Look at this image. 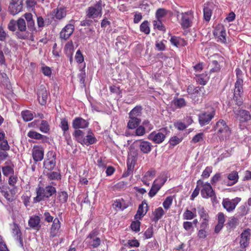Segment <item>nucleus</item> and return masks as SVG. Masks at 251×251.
Here are the masks:
<instances>
[{
	"label": "nucleus",
	"instance_id": "1",
	"mask_svg": "<svg viewBox=\"0 0 251 251\" xmlns=\"http://www.w3.org/2000/svg\"><path fill=\"white\" fill-rule=\"evenodd\" d=\"M25 17L26 20L29 21V25H28V28L31 31L30 33L26 30L25 22L22 18H19L17 21L12 20L8 25V28L11 31H15L18 29V31L16 32V36L17 38L20 39H26L29 37L30 34L32 36L35 31V28L34 27V23L31 20L32 17Z\"/></svg>",
	"mask_w": 251,
	"mask_h": 251
},
{
	"label": "nucleus",
	"instance_id": "2",
	"mask_svg": "<svg viewBox=\"0 0 251 251\" xmlns=\"http://www.w3.org/2000/svg\"><path fill=\"white\" fill-rule=\"evenodd\" d=\"M55 187L48 185L43 188L38 186L36 190V196L33 199L34 203L44 201L45 198H48L56 193Z\"/></svg>",
	"mask_w": 251,
	"mask_h": 251
},
{
	"label": "nucleus",
	"instance_id": "3",
	"mask_svg": "<svg viewBox=\"0 0 251 251\" xmlns=\"http://www.w3.org/2000/svg\"><path fill=\"white\" fill-rule=\"evenodd\" d=\"M214 128L217 135L223 140L228 139L231 134V130L224 120H219L216 123Z\"/></svg>",
	"mask_w": 251,
	"mask_h": 251
},
{
	"label": "nucleus",
	"instance_id": "4",
	"mask_svg": "<svg viewBox=\"0 0 251 251\" xmlns=\"http://www.w3.org/2000/svg\"><path fill=\"white\" fill-rule=\"evenodd\" d=\"M243 80L242 79H237L235 83V88L234 91V100L236 104L240 106L242 103V100L241 98L243 93Z\"/></svg>",
	"mask_w": 251,
	"mask_h": 251
},
{
	"label": "nucleus",
	"instance_id": "5",
	"mask_svg": "<svg viewBox=\"0 0 251 251\" xmlns=\"http://www.w3.org/2000/svg\"><path fill=\"white\" fill-rule=\"evenodd\" d=\"M197 185H202L201 195L203 198L207 199L212 198L213 196L215 197L214 191L210 183L208 182L204 183L201 180L199 179L197 181Z\"/></svg>",
	"mask_w": 251,
	"mask_h": 251
},
{
	"label": "nucleus",
	"instance_id": "6",
	"mask_svg": "<svg viewBox=\"0 0 251 251\" xmlns=\"http://www.w3.org/2000/svg\"><path fill=\"white\" fill-rule=\"evenodd\" d=\"M215 115V110L211 108L210 111L203 112L199 115V121L201 126L208 124Z\"/></svg>",
	"mask_w": 251,
	"mask_h": 251
},
{
	"label": "nucleus",
	"instance_id": "7",
	"mask_svg": "<svg viewBox=\"0 0 251 251\" xmlns=\"http://www.w3.org/2000/svg\"><path fill=\"white\" fill-rule=\"evenodd\" d=\"M47 158L44 162V167L48 170L54 169L56 165V154L53 151H49L47 153Z\"/></svg>",
	"mask_w": 251,
	"mask_h": 251
},
{
	"label": "nucleus",
	"instance_id": "8",
	"mask_svg": "<svg viewBox=\"0 0 251 251\" xmlns=\"http://www.w3.org/2000/svg\"><path fill=\"white\" fill-rule=\"evenodd\" d=\"M167 179L165 177H161L156 179L152 185V187L149 192V195L150 197H154L161 187L166 181Z\"/></svg>",
	"mask_w": 251,
	"mask_h": 251
},
{
	"label": "nucleus",
	"instance_id": "9",
	"mask_svg": "<svg viewBox=\"0 0 251 251\" xmlns=\"http://www.w3.org/2000/svg\"><path fill=\"white\" fill-rule=\"evenodd\" d=\"M23 8V0H11L8 7L9 13L15 15L22 11Z\"/></svg>",
	"mask_w": 251,
	"mask_h": 251
},
{
	"label": "nucleus",
	"instance_id": "10",
	"mask_svg": "<svg viewBox=\"0 0 251 251\" xmlns=\"http://www.w3.org/2000/svg\"><path fill=\"white\" fill-rule=\"evenodd\" d=\"M240 198H235L232 200L228 198L224 199L222 201V205L227 211L231 212L233 211L238 203L241 201Z\"/></svg>",
	"mask_w": 251,
	"mask_h": 251
},
{
	"label": "nucleus",
	"instance_id": "11",
	"mask_svg": "<svg viewBox=\"0 0 251 251\" xmlns=\"http://www.w3.org/2000/svg\"><path fill=\"white\" fill-rule=\"evenodd\" d=\"M61 222L57 218H55L50 228V238H53L59 236L61 233Z\"/></svg>",
	"mask_w": 251,
	"mask_h": 251
},
{
	"label": "nucleus",
	"instance_id": "12",
	"mask_svg": "<svg viewBox=\"0 0 251 251\" xmlns=\"http://www.w3.org/2000/svg\"><path fill=\"white\" fill-rule=\"evenodd\" d=\"M213 34L222 43L226 42V33L225 28L222 25H218L216 26Z\"/></svg>",
	"mask_w": 251,
	"mask_h": 251
},
{
	"label": "nucleus",
	"instance_id": "13",
	"mask_svg": "<svg viewBox=\"0 0 251 251\" xmlns=\"http://www.w3.org/2000/svg\"><path fill=\"white\" fill-rule=\"evenodd\" d=\"M136 162V159L135 156L133 155H128L127 160V171L123 174V177H127L133 173Z\"/></svg>",
	"mask_w": 251,
	"mask_h": 251
},
{
	"label": "nucleus",
	"instance_id": "14",
	"mask_svg": "<svg viewBox=\"0 0 251 251\" xmlns=\"http://www.w3.org/2000/svg\"><path fill=\"white\" fill-rule=\"evenodd\" d=\"M38 100L41 105H44L46 104L48 100V93L46 88L41 85L37 91Z\"/></svg>",
	"mask_w": 251,
	"mask_h": 251
},
{
	"label": "nucleus",
	"instance_id": "15",
	"mask_svg": "<svg viewBox=\"0 0 251 251\" xmlns=\"http://www.w3.org/2000/svg\"><path fill=\"white\" fill-rule=\"evenodd\" d=\"M234 113L236 115V118L238 119L241 122H246L251 119L250 112L246 110L239 109L238 110H234Z\"/></svg>",
	"mask_w": 251,
	"mask_h": 251
},
{
	"label": "nucleus",
	"instance_id": "16",
	"mask_svg": "<svg viewBox=\"0 0 251 251\" xmlns=\"http://www.w3.org/2000/svg\"><path fill=\"white\" fill-rule=\"evenodd\" d=\"M74 30V26L73 25H67L61 31L60 38L64 40H67L73 34Z\"/></svg>",
	"mask_w": 251,
	"mask_h": 251
},
{
	"label": "nucleus",
	"instance_id": "17",
	"mask_svg": "<svg viewBox=\"0 0 251 251\" xmlns=\"http://www.w3.org/2000/svg\"><path fill=\"white\" fill-rule=\"evenodd\" d=\"M72 126L74 128H85L89 126V122L80 117L75 118L72 123Z\"/></svg>",
	"mask_w": 251,
	"mask_h": 251
},
{
	"label": "nucleus",
	"instance_id": "18",
	"mask_svg": "<svg viewBox=\"0 0 251 251\" xmlns=\"http://www.w3.org/2000/svg\"><path fill=\"white\" fill-rule=\"evenodd\" d=\"M102 2L101 1H98L94 6H91L89 8L87 16H98L101 14L102 10Z\"/></svg>",
	"mask_w": 251,
	"mask_h": 251
},
{
	"label": "nucleus",
	"instance_id": "19",
	"mask_svg": "<svg viewBox=\"0 0 251 251\" xmlns=\"http://www.w3.org/2000/svg\"><path fill=\"white\" fill-rule=\"evenodd\" d=\"M26 6L28 12L25 13L24 16H37L38 13L36 12L35 5L36 1L35 0H26Z\"/></svg>",
	"mask_w": 251,
	"mask_h": 251
},
{
	"label": "nucleus",
	"instance_id": "20",
	"mask_svg": "<svg viewBox=\"0 0 251 251\" xmlns=\"http://www.w3.org/2000/svg\"><path fill=\"white\" fill-rule=\"evenodd\" d=\"M12 235L14 238L19 242L21 247H23V242L22 238L21 232L17 224L13 223L11 226Z\"/></svg>",
	"mask_w": 251,
	"mask_h": 251
},
{
	"label": "nucleus",
	"instance_id": "21",
	"mask_svg": "<svg viewBox=\"0 0 251 251\" xmlns=\"http://www.w3.org/2000/svg\"><path fill=\"white\" fill-rule=\"evenodd\" d=\"M251 232L250 229L245 230L241 234V239L240 241V245L242 248L247 247L250 239Z\"/></svg>",
	"mask_w": 251,
	"mask_h": 251
},
{
	"label": "nucleus",
	"instance_id": "22",
	"mask_svg": "<svg viewBox=\"0 0 251 251\" xmlns=\"http://www.w3.org/2000/svg\"><path fill=\"white\" fill-rule=\"evenodd\" d=\"M165 135L161 132H153L149 136V139L156 144H160L165 139Z\"/></svg>",
	"mask_w": 251,
	"mask_h": 251
},
{
	"label": "nucleus",
	"instance_id": "23",
	"mask_svg": "<svg viewBox=\"0 0 251 251\" xmlns=\"http://www.w3.org/2000/svg\"><path fill=\"white\" fill-rule=\"evenodd\" d=\"M32 157L35 162L41 161L44 157L43 149L39 147H34L32 150Z\"/></svg>",
	"mask_w": 251,
	"mask_h": 251
},
{
	"label": "nucleus",
	"instance_id": "24",
	"mask_svg": "<svg viewBox=\"0 0 251 251\" xmlns=\"http://www.w3.org/2000/svg\"><path fill=\"white\" fill-rule=\"evenodd\" d=\"M40 220V218L38 216L31 217L28 221V225L34 229L39 230L41 227Z\"/></svg>",
	"mask_w": 251,
	"mask_h": 251
},
{
	"label": "nucleus",
	"instance_id": "25",
	"mask_svg": "<svg viewBox=\"0 0 251 251\" xmlns=\"http://www.w3.org/2000/svg\"><path fill=\"white\" fill-rule=\"evenodd\" d=\"M141 122V120L140 118H134L129 116L127 127L130 129H134L139 126Z\"/></svg>",
	"mask_w": 251,
	"mask_h": 251
},
{
	"label": "nucleus",
	"instance_id": "26",
	"mask_svg": "<svg viewBox=\"0 0 251 251\" xmlns=\"http://www.w3.org/2000/svg\"><path fill=\"white\" fill-rule=\"evenodd\" d=\"M228 179L230 181L227 183L228 186H232L236 184L239 179L238 173L236 171H232L227 176Z\"/></svg>",
	"mask_w": 251,
	"mask_h": 251
},
{
	"label": "nucleus",
	"instance_id": "27",
	"mask_svg": "<svg viewBox=\"0 0 251 251\" xmlns=\"http://www.w3.org/2000/svg\"><path fill=\"white\" fill-rule=\"evenodd\" d=\"M170 42L172 45L177 47L185 46L187 45V42L182 38L176 36H173L170 39Z\"/></svg>",
	"mask_w": 251,
	"mask_h": 251
},
{
	"label": "nucleus",
	"instance_id": "28",
	"mask_svg": "<svg viewBox=\"0 0 251 251\" xmlns=\"http://www.w3.org/2000/svg\"><path fill=\"white\" fill-rule=\"evenodd\" d=\"M96 141V139L94 135L91 130L88 131V134L84 138V142H82V145L88 146L94 144Z\"/></svg>",
	"mask_w": 251,
	"mask_h": 251
},
{
	"label": "nucleus",
	"instance_id": "29",
	"mask_svg": "<svg viewBox=\"0 0 251 251\" xmlns=\"http://www.w3.org/2000/svg\"><path fill=\"white\" fill-rule=\"evenodd\" d=\"M139 148L142 152L144 153H149L151 150V144L146 141H140Z\"/></svg>",
	"mask_w": 251,
	"mask_h": 251
},
{
	"label": "nucleus",
	"instance_id": "30",
	"mask_svg": "<svg viewBox=\"0 0 251 251\" xmlns=\"http://www.w3.org/2000/svg\"><path fill=\"white\" fill-rule=\"evenodd\" d=\"M88 239L90 246L93 248L98 247L100 244V240L99 237H96L91 234H90Z\"/></svg>",
	"mask_w": 251,
	"mask_h": 251
},
{
	"label": "nucleus",
	"instance_id": "31",
	"mask_svg": "<svg viewBox=\"0 0 251 251\" xmlns=\"http://www.w3.org/2000/svg\"><path fill=\"white\" fill-rule=\"evenodd\" d=\"M214 8V5L212 2H209L204 4L203 7V16H211Z\"/></svg>",
	"mask_w": 251,
	"mask_h": 251
},
{
	"label": "nucleus",
	"instance_id": "32",
	"mask_svg": "<svg viewBox=\"0 0 251 251\" xmlns=\"http://www.w3.org/2000/svg\"><path fill=\"white\" fill-rule=\"evenodd\" d=\"M142 107L141 106H136L129 113V116L134 118H140L142 115Z\"/></svg>",
	"mask_w": 251,
	"mask_h": 251
},
{
	"label": "nucleus",
	"instance_id": "33",
	"mask_svg": "<svg viewBox=\"0 0 251 251\" xmlns=\"http://www.w3.org/2000/svg\"><path fill=\"white\" fill-rule=\"evenodd\" d=\"M193 211L186 209L183 214V218L184 220H190L197 216L196 209L194 208Z\"/></svg>",
	"mask_w": 251,
	"mask_h": 251
},
{
	"label": "nucleus",
	"instance_id": "34",
	"mask_svg": "<svg viewBox=\"0 0 251 251\" xmlns=\"http://www.w3.org/2000/svg\"><path fill=\"white\" fill-rule=\"evenodd\" d=\"M165 212L163 208L161 207H158L155 209L154 212V218L153 220L155 222L158 221L164 215Z\"/></svg>",
	"mask_w": 251,
	"mask_h": 251
},
{
	"label": "nucleus",
	"instance_id": "35",
	"mask_svg": "<svg viewBox=\"0 0 251 251\" xmlns=\"http://www.w3.org/2000/svg\"><path fill=\"white\" fill-rule=\"evenodd\" d=\"M23 120L25 122H28L32 120L34 118L32 112L29 110L22 111L21 113Z\"/></svg>",
	"mask_w": 251,
	"mask_h": 251
},
{
	"label": "nucleus",
	"instance_id": "36",
	"mask_svg": "<svg viewBox=\"0 0 251 251\" xmlns=\"http://www.w3.org/2000/svg\"><path fill=\"white\" fill-rule=\"evenodd\" d=\"M68 195L66 192L61 191L58 193L57 199L61 204L65 203L67 201Z\"/></svg>",
	"mask_w": 251,
	"mask_h": 251
},
{
	"label": "nucleus",
	"instance_id": "37",
	"mask_svg": "<svg viewBox=\"0 0 251 251\" xmlns=\"http://www.w3.org/2000/svg\"><path fill=\"white\" fill-rule=\"evenodd\" d=\"M147 210H144V203H142L140 204L138 207V209L137 210V213L134 216L135 219H141L147 213Z\"/></svg>",
	"mask_w": 251,
	"mask_h": 251
},
{
	"label": "nucleus",
	"instance_id": "38",
	"mask_svg": "<svg viewBox=\"0 0 251 251\" xmlns=\"http://www.w3.org/2000/svg\"><path fill=\"white\" fill-rule=\"evenodd\" d=\"M39 129L41 132L43 133H47L49 132L50 128L48 122L45 120H42L40 124Z\"/></svg>",
	"mask_w": 251,
	"mask_h": 251
},
{
	"label": "nucleus",
	"instance_id": "39",
	"mask_svg": "<svg viewBox=\"0 0 251 251\" xmlns=\"http://www.w3.org/2000/svg\"><path fill=\"white\" fill-rule=\"evenodd\" d=\"M76 129L77 130L75 131L74 135L76 140L81 144L82 142H84V133L82 131L78 129Z\"/></svg>",
	"mask_w": 251,
	"mask_h": 251
},
{
	"label": "nucleus",
	"instance_id": "40",
	"mask_svg": "<svg viewBox=\"0 0 251 251\" xmlns=\"http://www.w3.org/2000/svg\"><path fill=\"white\" fill-rule=\"evenodd\" d=\"M204 140V134L203 133H199L195 135L192 140L191 143L192 144H196L197 143L201 142Z\"/></svg>",
	"mask_w": 251,
	"mask_h": 251
},
{
	"label": "nucleus",
	"instance_id": "41",
	"mask_svg": "<svg viewBox=\"0 0 251 251\" xmlns=\"http://www.w3.org/2000/svg\"><path fill=\"white\" fill-rule=\"evenodd\" d=\"M65 50L67 55H73L74 51V45L72 41L68 42L66 44L65 46Z\"/></svg>",
	"mask_w": 251,
	"mask_h": 251
},
{
	"label": "nucleus",
	"instance_id": "42",
	"mask_svg": "<svg viewBox=\"0 0 251 251\" xmlns=\"http://www.w3.org/2000/svg\"><path fill=\"white\" fill-rule=\"evenodd\" d=\"M27 136L30 138L40 140L43 139L44 135L40 133L33 130L29 131L27 134Z\"/></svg>",
	"mask_w": 251,
	"mask_h": 251
},
{
	"label": "nucleus",
	"instance_id": "43",
	"mask_svg": "<svg viewBox=\"0 0 251 251\" xmlns=\"http://www.w3.org/2000/svg\"><path fill=\"white\" fill-rule=\"evenodd\" d=\"M3 174L5 176H8L14 174V170L12 166L6 165L2 167Z\"/></svg>",
	"mask_w": 251,
	"mask_h": 251
},
{
	"label": "nucleus",
	"instance_id": "44",
	"mask_svg": "<svg viewBox=\"0 0 251 251\" xmlns=\"http://www.w3.org/2000/svg\"><path fill=\"white\" fill-rule=\"evenodd\" d=\"M182 141V138H179L176 136H174L170 138L169 143L172 146H175L180 143Z\"/></svg>",
	"mask_w": 251,
	"mask_h": 251
},
{
	"label": "nucleus",
	"instance_id": "45",
	"mask_svg": "<svg viewBox=\"0 0 251 251\" xmlns=\"http://www.w3.org/2000/svg\"><path fill=\"white\" fill-rule=\"evenodd\" d=\"M173 201V198L172 196H169L167 197L163 202V206L164 208L166 210L169 209L171 205L172 204Z\"/></svg>",
	"mask_w": 251,
	"mask_h": 251
},
{
	"label": "nucleus",
	"instance_id": "46",
	"mask_svg": "<svg viewBox=\"0 0 251 251\" xmlns=\"http://www.w3.org/2000/svg\"><path fill=\"white\" fill-rule=\"evenodd\" d=\"M199 214L201 218L203 220H208L209 216L203 207H199Z\"/></svg>",
	"mask_w": 251,
	"mask_h": 251
},
{
	"label": "nucleus",
	"instance_id": "47",
	"mask_svg": "<svg viewBox=\"0 0 251 251\" xmlns=\"http://www.w3.org/2000/svg\"><path fill=\"white\" fill-rule=\"evenodd\" d=\"M153 25L154 28H156L159 30H162L163 31L166 30L165 26L163 25L161 21L159 19H157V20L153 21Z\"/></svg>",
	"mask_w": 251,
	"mask_h": 251
},
{
	"label": "nucleus",
	"instance_id": "48",
	"mask_svg": "<svg viewBox=\"0 0 251 251\" xmlns=\"http://www.w3.org/2000/svg\"><path fill=\"white\" fill-rule=\"evenodd\" d=\"M135 129V136H143L146 133L145 127L142 126H138Z\"/></svg>",
	"mask_w": 251,
	"mask_h": 251
},
{
	"label": "nucleus",
	"instance_id": "49",
	"mask_svg": "<svg viewBox=\"0 0 251 251\" xmlns=\"http://www.w3.org/2000/svg\"><path fill=\"white\" fill-rule=\"evenodd\" d=\"M191 22L189 17H182L181 25L183 28H187L190 26Z\"/></svg>",
	"mask_w": 251,
	"mask_h": 251
},
{
	"label": "nucleus",
	"instance_id": "50",
	"mask_svg": "<svg viewBox=\"0 0 251 251\" xmlns=\"http://www.w3.org/2000/svg\"><path fill=\"white\" fill-rule=\"evenodd\" d=\"M139 8L142 11L144 12V13L143 12L136 14L134 16H142V14L146 15L150 10V6L149 5L144 4L140 5Z\"/></svg>",
	"mask_w": 251,
	"mask_h": 251
},
{
	"label": "nucleus",
	"instance_id": "51",
	"mask_svg": "<svg viewBox=\"0 0 251 251\" xmlns=\"http://www.w3.org/2000/svg\"><path fill=\"white\" fill-rule=\"evenodd\" d=\"M174 104L178 108L184 107L186 105V102L184 99L179 98L174 100Z\"/></svg>",
	"mask_w": 251,
	"mask_h": 251
},
{
	"label": "nucleus",
	"instance_id": "52",
	"mask_svg": "<svg viewBox=\"0 0 251 251\" xmlns=\"http://www.w3.org/2000/svg\"><path fill=\"white\" fill-rule=\"evenodd\" d=\"M140 30L146 34H149L150 32L149 23L147 21L144 22L140 25Z\"/></svg>",
	"mask_w": 251,
	"mask_h": 251
},
{
	"label": "nucleus",
	"instance_id": "53",
	"mask_svg": "<svg viewBox=\"0 0 251 251\" xmlns=\"http://www.w3.org/2000/svg\"><path fill=\"white\" fill-rule=\"evenodd\" d=\"M172 14L171 11L164 8H159L156 12V16H170Z\"/></svg>",
	"mask_w": 251,
	"mask_h": 251
},
{
	"label": "nucleus",
	"instance_id": "54",
	"mask_svg": "<svg viewBox=\"0 0 251 251\" xmlns=\"http://www.w3.org/2000/svg\"><path fill=\"white\" fill-rule=\"evenodd\" d=\"M53 13L54 14V16H63L66 15L65 8L62 7L59 8L58 7L54 9Z\"/></svg>",
	"mask_w": 251,
	"mask_h": 251
},
{
	"label": "nucleus",
	"instance_id": "55",
	"mask_svg": "<svg viewBox=\"0 0 251 251\" xmlns=\"http://www.w3.org/2000/svg\"><path fill=\"white\" fill-rule=\"evenodd\" d=\"M212 172V168L211 167H207L203 171L201 176L203 178H207L209 177Z\"/></svg>",
	"mask_w": 251,
	"mask_h": 251
},
{
	"label": "nucleus",
	"instance_id": "56",
	"mask_svg": "<svg viewBox=\"0 0 251 251\" xmlns=\"http://www.w3.org/2000/svg\"><path fill=\"white\" fill-rule=\"evenodd\" d=\"M48 177L50 180L58 179L60 178V175L56 172H52L47 174Z\"/></svg>",
	"mask_w": 251,
	"mask_h": 251
},
{
	"label": "nucleus",
	"instance_id": "57",
	"mask_svg": "<svg viewBox=\"0 0 251 251\" xmlns=\"http://www.w3.org/2000/svg\"><path fill=\"white\" fill-rule=\"evenodd\" d=\"M41 71L45 75L49 77L51 76L52 74L50 68L46 66H43L41 67Z\"/></svg>",
	"mask_w": 251,
	"mask_h": 251
},
{
	"label": "nucleus",
	"instance_id": "58",
	"mask_svg": "<svg viewBox=\"0 0 251 251\" xmlns=\"http://www.w3.org/2000/svg\"><path fill=\"white\" fill-rule=\"evenodd\" d=\"M155 175V171L154 170H150L146 173L144 177L147 178L148 180H151Z\"/></svg>",
	"mask_w": 251,
	"mask_h": 251
},
{
	"label": "nucleus",
	"instance_id": "59",
	"mask_svg": "<svg viewBox=\"0 0 251 251\" xmlns=\"http://www.w3.org/2000/svg\"><path fill=\"white\" fill-rule=\"evenodd\" d=\"M130 226L132 230L136 232H138L140 231V222L138 220L132 222L130 225Z\"/></svg>",
	"mask_w": 251,
	"mask_h": 251
},
{
	"label": "nucleus",
	"instance_id": "60",
	"mask_svg": "<svg viewBox=\"0 0 251 251\" xmlns=\"http://www.w3.org/2000/svg\"><path fill=\"white\" fill-rule=\"evenodd\" d=\"M60 127L65 132L69 129L68 121L66 119H62L61 120Z\"/></svg>",
	"mask_w": 251,
	"mask_h": 251
},
{
	"label": "nucleus",
	"instance_id": "61",
	"mask_svg": "<svg viewBox=\"0 0 251 251\" xmlns=\"http://www.w3.org/2000/svg\"><path fill=\"white\" fill-rule=\"evenodd\" d=\"M142 126L145 127V130L151 131L153 128V125L150 123L148 120H144L142 123Z\"/></svg>",
	"mask_w": 251,
	"mask_h": 251
},
{
	"label": "nucleus",
	"instance_id": "62",
	"mask_svg": "<svg viewBox=\"0 0 251 251\" xmlns=\"http://www.w3.org/2000/svg\"><path fill=\"white\" fill-rule=\"evenodd\" d=\"M153 227H149L144 232V235L145 239L151 238L153 235Z\"/></svg>",
	"mask_w": 251,
	"mask_h": 251
},
{
	"label": "nucleus",
	"instance_id": "63",
	"mask_svg": "<svg viewBox=\"0 0 251 251\" xmlns=\"http://www.w3.org/2000/svg\"><path fill=\"white\" fill-rule=\"evenodd\" d=\"M0 149L4 151H7L9 150L10 147L6 140L0 142Z\"/></svg>",
	"mask_w": 251,
	"mask_h": 251
},
{
	"label": "nucleus",
	"instance_id": "64",
	"mask_svg": "<svg viewBox=\"0 0 251 251\" xmlns=\"http://www.w3.org/2000/svg\"><path fill=\"white\" fill-rule=\"evenodd\" d=\"M174 126L175 127L179 130H183L187 127L185 124L181 122H177L175 123Z\"/></svg>",
	"mask_w": 251,
	"mask_h": 251
}]
</instances>
